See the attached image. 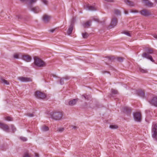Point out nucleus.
<instances>
[{"mask_svg":"<svg viewBox=\"0 0 157 157\" xmlns=\"http://www.w3.org/2000/svg\"><path fill=\"white\" fill-rule=\"evenodd\" d=\"M91 25V21H88L83 25V26L85 28H87L90 26Z\"/></svg>","mask_w":157,"mask_h":157,"instance_id":"aec40b11","label":"nucleus"},{"mask_svg":"<svg viewBox=\"0 0 157 157\" xmlns=\"http://www.w3.org/2000/svg\"><path fill=\"white\" fill-rule=\"evenodd\" d=\"M134 119L136 121L140 122L141 119V115L140 113L136 112L133 113Z\"/></svg>","mask_w":157,"mask_h":157,"instance_id":"423d86ee","label":"nucleus"},{"mask_svg":"<svg viewBox=\"0 0 157 157\" xmlns=\"http://www.w3.org/2000/svg\"><path fill=\"white\" fill-rule=\"evenodd\" d=\"M0 128H2L3 130L7 131L9 129V127L6 125L5 124L0 122Z\"/></svg>","mask_w":157,"mask_h":157,"instance_id":"2eb2a0df","label":"nucleus"},{"mask_svg":"<svg viewBox=\"0 0 157 157\" xmlns=\"http://www.w3.org/2000/svg\"><path fill=\"white\" fill-rule=\"evenodd\" d=\"M34 63L37 67H45L46 64L45 62L40 59L37 57L34 58Z\"/></svg>","mask_w":157,"mask_h":157,"instance_id":"f03ea898","label":"nucleus"},{"mask_svg":"<svg viewBox=\"0 0 157 157\" xmlns=\"http://www.w3.org/2000/svg\"><path fill=\"white\" fill-rule=\"evenodd\" d=\"M30 10L35 13H37L41 11L40 8L38 6L32 7L30 8Z\"/></svg>","mask_w":157,"mask_h":157,"instance_id":"9b49d317","label":"nucleus"},{"mask_svg":"<svg viewBox=\"0 0 157 157\" xmlns=\"http://www.w3.org/2000/svg\"><path fill=\"white\" fill-rule=\"evenodd\" d=\"M82 37L84 38H86L88 36V34L86 33H82Z\"/></svg>","mask_w":157,"mask_h":157,"instance_id":"c756f323","label":"nucleus"},{"mask_svg":"<svg viewBox=\"0 0 157 157\" xmlns=\"http://www.w3.org/2000/svg\"><path fill=\"white\" fill-rule=\"evenodd\" d=\"M83 96L85 98H86V97L85 95H83Z\"/></svg>","mask_w":157,"mask_h":157,"instance_id":"3c124183","label":"nucleus"},{"mask_svg":"<svg viewBox=\"0 0 157 157\" xmlns=\"http://www.w3.org/2000/svg\"><path fill=\"white\" fill-rule=\"evenodd\" d=\"M27 115L29 117H33V114L32 113H29L27 114Z\"/></svg>","mask_w":157,"mask_h":157,"instance_id":"a19ab883","label":"nucleus"},{"mask_svg":"<svg viewBox=\"0 0 157 157\" xmlns=\"http://www.w3.org/2000/svg\"><path fill=\"white\" fill-rule=\"evenodd\" d=\"M51 18V16L45 14L43 16L42 20L44 23H47L50 21Z\"/></svg>","mask_w":157,"mask_h":157,"instance_id":"6e6552de","label":"nucleus"},{"mask_svg":"<svg viewBox=\"0 0 157 157\" xmlns=\"http://www.w3.org/2000/svg\"><path fill=\"white\" fill-rule=\"evenodd\" d=\"M153 36L155 39H157V35H155Z\"/></svg>","mask_w":157,"mask_h":157,"instance_id":"49530a36","label":"nucleus"},{"mask_svg":"<svg viewBox=\"0 0 157 157\" xmlns=\"http://www.w3.org/2000/svg\"><path fill=\"white\" fill-rule=\"evenodd\" d=\"M13 56L14 58L17 59H18L19 58H21V57H20V55L19 54H17V53L14 54L13 55Z\"/></svg>","mask_w":157,"mask_h":157,"instance_id":"cd10ccee","label":"nucleus"},{"mask_svg":"<svg viewBox=\"0 0 157 157\" xmlns=\"http://www.w3.org/2000/svg\"><path fill=\"white\" fill-rule=\"evenodd\" d=\"M152 136L155 139L157 140V124H153L152 127Z\"/></svg>","mask_w":157,"mask_h":157,"instance_id":"7ed1b4c3","label":"nucleus"},{"mask_svg":"<svg viewBox=\"0 0 157 157\" xmlns=\"http://www.w3.org/2000/svg\"><path fill=\"white\" fill-rule=\"evenodd\" d=\"M64 130V128H58V131L59 132H62Z\"/></svg>","mask_w":157,"mask_h":157,"instance_id":"c9c22d12","label":"nucleus"},{"mask_svg":"<svg viewBox=\"0 0 157 157\" xmlns=\"http://www.w3.org/2000/svg\"><path fill=\"white\" fill-rule=\"evenodd\" d=\"M73 25L71 24L69 27V28L67 31V34L69 35H70L72 32L73 30Z\"/></svg>","mask_w":157,"mask_h":157,"instance_id":"f3484780","label":"nucleus"},{"mask_svg":"<svg viewBox=\"0 0 157 157\" xmlns=\"http://www.w3.org/2000/svg\"><path fill=\"white\" fill-rule=\"evenodd\" d=\"M141 15L145 17H147L151 15V11L147 9H144L140 11Z\"/></svg>","mask_w":157,"mask_h":157,"instance_id":"0eeeda50","label":"nucleus"},{"mask_svg":"<svg viewBox=\"0 0 157 157\" xmlns=\"http://www.w3.org/2000/svg\"><path fill=\"white\" fill-rule=\"evenodd\" d=\"M124 2L128 5L130 6H133L135 5L134 3L129 0H124Z\"/></svg>","mask_w":157,"mask_h":157,"instance_id":"a211bd4d","label":"nucleus"},{"mask_svg":"<svg viewBox=\"0 0 157 157\" xmlns=\"http://www.w3.org/2000/svg\"><path fill=\"white\" fill-rule=\"evenodd\" d=\"M114 13L117 15H120L121 12L119 10H115L114 11Z\"/></svg>","mask_w":157,"mask_h":157,"instance_id":"b1692460","label":"nucleus"},{"mask_svg":"<svg viewBox=\"0 0 157 157\" xmlns=\"http://www.w3.org/2000/svg\"><path fill=\"white\" fill-rule=\"evenodd\" d=\"M69 79V77L67 76H66L64 77H63L62 78H61L60 81V84L61 85H63L64 84V80L66 79V80H67Z\"/></svg>","mask_w":157,"mask_h":157,"instance_id":"6ab92c4d","label":"nucleus"},{"mask_svg":"<svg viewBox=\"0 0 157 157\" xmlns=\"http://www.w3.org/2000/svg\"><path fill=\"white\" fill-rule=\"evenodd\" d=\"M17 17L18 19H19V18H21V16H19V15H18V16H17Z\"/></svg>","mask_w":157,"mask_h":157,"instance_id":"de8ad7c7","label":"nucleus"},{"mask_svg":"<svg viewBox=\"0 0 157 157\" xmlns=\"http://www.w3.org/2000/svg\"><path fill=\"white\" fill-rule=\"evenodd\" d=\"M55 29H52L49 30V31L51 33H53L55 30Z\"/></svg>","mask_w":157,"mask_h":157,"instance_id":"79ce46f5","label":"nucleus"},{"mask_svg":"<svg viewBox=\"0 0 157 157\" xmlns=\"http://www.w3.org/2000/svg\"><path fill=\"white\" fill-rule=\"evenodd\" d=\"M109 127L112 129H116L118 128V126L116 125H111Z\"/></svg>","mask_w":157,"mask_h":157,"instance_id":"473e14b6","label":"nucleus"},{"mask_svg":"<svg viewBox=\"0 0 157 157\" xmlns=\"http://www.w3.org/2000/svg\"><path fill=\"white\" fill-rule=\"evenodd\" d=\"M142 56L143 58H146L150 60L151 61L153 62H154V60L153 59L151 56L149 55V54L148 53H144L142 55Z\"/></svg>","mask_w":157,"mask_h":157,"instance_id":"4468645a","label":"nucleus"},{"mask_svg":"<svg viewBox=\"0 0 157 157\" xmlns=\"http://www.w3.org/2000/svg\"><path fill=\"white\" fill-rule=\"evenodd\" d=\"M123 58L121 57H118L117 58V60L120 62H122L123 60Z\"/></svg>","mask_w":157,"mask_h":157,"instance_id":"e433bc0d","label":"nucleus"},{"mask_svg":"<svg viewBox=\"0 0 157 157\" xmlns=\"http://www.w3.org/2000/svg\"><path fill=\"white\" fill-rule=\"evenodd\" d=\"M18 79L22 82H27L32 81V79L30 78L24 77L22 76L19 77Z\"/></svg>","mask_w":157,"mask_h":157,"instance_id":"1a4fd4ad","label":"nucleus"},{"mask_svg":"<svg viewBox=\"0 0 157 157\" xmlns=\"http://www.w3.org/2000/svg\"><path fill=\"white\" fill-rule=\"evenodd\" d=\"M149 102L152 105L157 107V97H154L149 101Z\"/></svg>","mask_w":157,"mask_h":157,"instance_id":"ddd939ff","label":"nucleus"},{"mask_svg":"<svg viewBox=\"0 0 157 157\" xmlns=\"http://www.w3.org/2000/svg\"><path fill=\"white\" fill-rule=\"evenodd\" d=\"M20 58L27 62H29L32 59L31 57L28 55H21Z\"/></svg>","mask_w":157,"mask_h":157,"instance_id":"9d476101","label":"nucleus"},{"mask_svg":"<svg viewBox=\"0 0 157 157\" xmlns=\"http://www.w3.org/2000/svg\"><path fill=\"white\" fill-rule=\"evenodd\" d=\"M131 12L132 13H137V11L136 10H135V11L132 10L131 11Z\"/></svg>","mask_w":157,"mask_h":157,"instance_id":"a18cd8bd","label":"nucleus"},{"mask_svg":"<svg viewBox=\"0 0 157 157\" xmlns=\"http://www.w3.org/2000/svg\"><path fill=\"white\" fill-rule=\"evenodd\" d=\"M41 130L44 132L47 131L49 130V128L46 126H43L41 127Z\"/></svg>","mask_w":157,"mask_h":157,"instance_id":"4be33fe9","label":"nucleus"},{"mask_svg":"<svg viewBox=\"0 0 157 157\" xmlns=\"http://www.w3.org/2000/svg\"><path fill=\"white\" fill-rule=\"evenodd\" d=\"M138 95L141 97H144V91L142 90H139L138 91Z\"/></svg>","mask_w":157,"mask_h":157,"instance_id":"5701e85b","label":"nucleus"},{"mask_svg":"<svg viewBox=\"0 0 157 157\" xmlns=\"http://www.w3.org/2000/svg\"><path fill=\"white\" fill-rule=\"evenodd\" d=\"M125 14H128V12L127 11H125Z\"/></svg>","mask_w":157,"mask_h":157,"instance_id":"603ef678","label":"nucleus"},{"mask_svg":"<svg viewBox=\"0 0 157 157\" xmlns=\"http://www.w3.org/2000/svg\"><path fill=\"white\" fill-rule=\"evenodd\" d=\"M118 20L117 18L115 16H113L110 25L109 26V29H112L114 27L117 25Z\"/></svg>","mask_w":157,"mask_h":157,"instance_id":"20e7f679","label":"nucleus"},{"mask_svg":"<svg viewBox=\"0 0 157 157\" xmlns=\"http://www.w3.org/2000/svg\"><path fill=\"white\" fill-rule=\"evenodd\" d=\"M20 0L21 1H22V2H24L26 0Z\"/></svg>","mask_w":157,"mask_h":157,"instance_id":"8fccbe9b","label":"nucleus"},{"mask_svg":"<svg viewBox=\"0 0 157 157\" xmlns=\"http://www.w3.org/2000/svg\"><path fill=\"white\" fill-rule=\"evenodd\" d=\"M105 0V1H107V2H113V0Z\"/></svg>","mask_w":157,"mask_h":157,"instance_id":"37998d69","label":"nucleus"},{"mask_svg":"<svg viewBox=\"0 0 157 157\" xmlns=\"http://www.w3.org/2000/svg\"><path fill=\"white\" fill-rule=\"evenodd\" d=\"M20 139L21 140L23 141H25L27 140V138L21 136L20 137Z\"/></svg>","mask_w":157,"mask_h":157,"instance_id":"7c9ffc66","label":"nucleus"},{"mask_svg":"<svg viewBox=\"0 0 157 157\" xmlns=\"http://www.w3.org/2000/svg\"><path fill=\"white\" fill-rule=\"evenodd\" d=\"M36 157H38V155L37 154H36Z\"/></svg>","mask_w":157,"mask_h":157,"instance_id":"09e8293b","label":"nucleus"},{"mask_svg":"<svg viewBox=\"0 0 157 157\" xmlns=\"http://www.w3.org/2000/svg\"><path fill=\"white\" fill-rule=\"evenodd\" d=\"M72 127L73 129H75L77 128V127L75 126H72Z\"/></svg>","mask_w":157,"mask_h":157,"instance_id":"c03bdc74","label":"nucleus"},{"mask_svg":"<svg viewBox=\"0 0 157 157\" xmlns=\"http://www.w3.org/2000/svg\"><path fill=\"white\" fill-rule=\"evenodd\" d=\"M78 99H76L71 100L67 101H66V104L67 105L70 106H73L76 104V103L78 101Z\"/></svg>","mask_w":157,"mask_h":157,"instance_id":"f8f14e48","label":"nucleus"},{"mask_svg":"<svg viewBox=\"0 0 157 157\" xmlns=\"http://www.w3.org/2000/svg\"><path fill=\"white\" fill-rule=\"evenodd\" d=\"M93 19L94 21L99 22V19L97 18L94 17H93Z\"/></svg>","mask_w":157,"mask_h":157,"instance_id":"ea45409f","label":"nucleus"},{"mask_svg":"<svg viewBox=\"0 0 157 157\" xmlns=\"http://www.w3.org/2000/svg\"><path fill=\"white\" fill-rule=\"evenodd\" d=\"M36 97L38 99H43L46 97L45 94L39 91H37L35 93Z\"/></svg>","mask_w":157,"mask_h":157,"instance_id":"39448f33","label":"nucleus"},{"mask_svg":"<svg viewBox=\"0 0 157 157\" xmlns=\"http://www.w3.org/2000/svg\"><path fill=\"white\" fill-rule=\"evenodd\" d=\"M111 92L113 94H117L118 93L117 90L114 89H112L111 90Z\"/></svg>","mask_w":157,"mask_h":157,"instance_id":"2f4dec72","label":"nucleus"},{"mask_svg":"<svg viewBox=\"0 0 157 157\" xmlns=\"http://www.w3.org/2000/svg\"><path fill=\"white\" fill-rule=\"evenodd\" d=\"M11 128L12 131L13 132H14L16 131V128L14 127L13 125H11Z\"/></svg>","mask_w":157,"mask_h":157,"instance_id":"4c0bfd02","label":"nucleus"},{"mask_svg":"<svg viewBox=\"0 0 157 157\" xmlns=\"http://www.w3.org/2000/svg\"><path fill=\"white\" fill-rule=\"evenodd\" d=\"M23 157H30V154L28 153H25L23 155Z\"/></svg>","mask_w":157,"mask_h":157,"instance_id":"72a5a7b5","label":"nucleus"},{"mask_svg":"<svg viewBox=\"0 0 157 157\" xmlns=\"http://www.w3.org/2000/svg\"><path fill=\"white\" fill-rule=\"evenodd\" d=\"M37 0H29V3L30 4H32L36 2Z\"/></svg>","mask_w":157,"mask_h":157,"instance_id":"f704fd0d","label":"nucleus"},{"mask_svg":"<svg viewBox=\"0 0 157 157\" xmlns=\"http://www.w3.org/2000/svg\"><path fill=\"white\" fill-rule=\"evenodd\" d=\"M42 2H43L45 5H47L48 4V2L46 0H42Z\"/></svg>","mask_w":157,"mask_h":157,"instance_id":"58836bf2","label":"nucleus"},{"mask_svg":"<svg viewBox=\"0 0 157 157\" xmlns=\"http://www.w3.org/2000/svg\"><path fill=\"white\" fill-rule=\"evenodd\" d=\"M1 80L2 83H4V84L6 85H9V82L7 81L4 79L3 78H1Z\"/></svg>","mask_w":157,"mask_h":157,"instance_id":"412c9836","label":"nucleus"},{"mask_svg":"<svg viewBox=\"0 0 157 157\" xmlns=\"http://www.w3.org/2000/svg\"><path fill=\"white\" fill-rule=\"evenodd\" d=\"M5 120L8 121H12L13 118L10 117H6L5 118Z\"/></svg>","mask_w":157,"mask_h":157,"instance_id":"bb28decb","label":"nucleus"},{"mask_svg":"<svg viewBox=\"0 0 157 157\" xmlns=\"http://www.w3.org/2000/svg\"><path fill=\"white\" fill-rule=\"evenodd\" d=\"M50 115L52 118L56 120H58L62 118L63 113L62 112H52L50 113Z\"/></svg>","mask_w":157,"mask_h":157,"instance_id":"f257e3e1","label":"nucleus"},{"mask_svg":"<svg viewBox=\"0 0 157 157\" xmlns=\"http://www.w3.org/2000/svg\"><path fill=\"white\" fill-rule=\"evenodd\" d=\"M85 8L87 10H96V9L94 7L92 6L89 4L86 5L85 7Z\"/></svg>","mask_w":157,"mask_h":157,"instance_id":"dca6fc26","label":"nucleus"},{"mask_svg":"<svg viewBox=\"0 0 157 157\" xmlns=\"http://www.w3.org/2000/svg\"><path fill=\"white\" fill-rule=\"evenodd\" d=\"M140 71L142 73H146L147 72V69H144L141 68H139Z\"/></svg>","mask_w":157,"mask_h":157,"instance_id":"a878e982","label":"nucleus"},{"mask_svg":"<svg viewBox=\"0 0 157 157\" xmlns=\"http://www.w3.org/2000/svg\"><path fill=\"white\" fill-rule=\"evenodd\" d=\"M147 53L149 54H151L153 53V50L152 48H149L147 51Z\"/></svg>","mask_w":157,"mask_h":157,"instance_id":"c85d7f7f","label":"nucleus"},{"mask_svg":"<svg viewBox=\"0 0 157 157\" xmlns=\"http://www.w3.org/2000/svg\"><path fill=\"white\" fill-rule=\"evenodd\" d=\"M122 33L123 34H124L126 35L129 36H131V35L130 33L128 31H124L122 32Z\"/></svg>","mask_w":157,"mask_h":157,"instance_id":"393cba45","label":"nucleus"}]
</instances>
